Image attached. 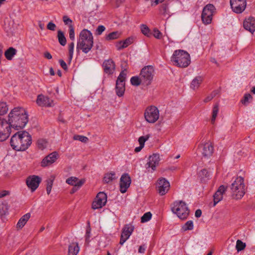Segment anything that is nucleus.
Returning <instances> with one entry per match:
<instances>
[{
	"label": "nucleus",
	"instance_id": "4",
	"mask_svg": "<svg viewBox=\"0 0 255 255\" xmlns=\"http://www.w3.org/2000/svg\"><path fill=\"white\" fill-rule=\"evenodd\" d=\"M171 61L173 65L181 68H185L190 64L189 54L183 50L174 51L171 57Z\"/></svg>",
	"mask_w": 255,
	"mask_h": 255
},
{
	"label": "nucleus",
	"instance_id": "48",
	"mask_svg": "<svg viewBox=\"0 0 255 255\" xmlns=\"http://www.w3.org/2000/svg\"><path fill=\"white\" fill-rule=\"evenodd\" d=\"M53 185V180L51 179H48L47 180L46 192L47 194H49L51 192Z\"/></svg>",
	"mask_w": 255,
	"mask_h": 255
},
{
	"label": "nucleus",
	"instance_id": "57",
	"mask_svg": "<svg viewBox=\"0 0 255 255\" xmlns=\"http://www.w3.org/2000/svg\"><path fill=\"white\" fill-rule=\"evenodd\" d=\"M124 45L125 44H124L123 41H120L117 42V43L116 45V46L118 50H120L125 48V46Z\"/></svg>",
	"mask_w": 255,
	"mask_h": 255
},
{
	"label": "nucleus",
	"instance_id": "49",
	"mask_svg": "<svg viewBox=\"0 0 255 255\" xmlns=\"http://www.w3.org/2000/svg\"><path fill=\"white\" fill-rule=\"evenodd\" d=\"M149 135L141 136L138 138L139 144L140 145L144 146L145 142L148 139Z\"/></svg>",
	"mask_w": 255,
	"mask_h": 255
},
{
	"label": "nucleus",
	"instance_id": "60",
	"mask_svg": "<svg viewBox=\"0 0 255 255\" xmlns=\"http://www.w3.org/2000/svg\"><path fill=\"white\" fill-rule=\"evenodd\" d=\"M9 193V191L6 190H3L0 192V198L2 197H4L5 196L8 195Z\"/></svg>",
	"mask_w": 255,
	"mask_h": 255
},
{
	"label": "nucleus",
	"instance_id": "19",
	"mask_svg": "<svg viewBox=\"0 0 255 255\" xmlns=\"http://www.w3.org/2000/svg\"><path fill=\"white\" fill-rule=\"evenodd\" d=\"M36 103L39 106L51 107L53 106V101L50 100L47 96L43 95L38 96Z\"/></svg>",
	"mask_w": 255,
	"mask_h": 255
},
{
	"label": "nucleus",
	"instance_id": "37",
	"mask_svg": "<svg viewBox=\"0 0 255 255\" xmlns=\"http://www.w3.org/2000/svg\"><path fill=\"white\" fill-rule=\"evenodd\" d=\"M8 212V207L6 204L0 203V216H2L6 214Z\"/></svg>",
	"mask_w": 255,
	"mask_h": 255
},
{
	"label": "nucleus",
	"instance_id": "40",
	"mask_svg": "<svg viewBox=\"0 0 255 255\" xmlns=\"http://www.w3.org/2000/svg\"><path fill=\"white\" fill-rule=\"evenodd\" d=\"M246 247V244L241 240H238L237 241L236 249L238 252L244 250Z\"/></svg>",
	"mask_w": 255,
	"mask_h": 255
},
{
	"label": "nucleus",
	"instance_id": "38",
	"mask_svg": "<svg viewBox=\"0 0 255 255\" xmlns=\"http://www.w3.org/2000/svg\"><path fill=\"white\" fill-rule=\"evenodd\" d=\"M193 222L192 221H187L182 227V230L184 231L192 230L193 229Z\"/></svg>",
	"mask_w": 255,
	"mask_h": 255
},
{
	"label": "nucleus",
	"instance_id": "58",
	"mask_svg": "<svg viewBox=\"0 0 255 255\" xmlns=\"http://www.w3.org/2000/svg\"><path fill=\"white\" fill-rule=\"evenodd\" d=\"M56 27V25L52 22H49L47 25V29L52 31H54L55 30Z\"/></svg>",
	"mask_w": 255,
	"mask_h": 255
},
{
	"label": "nucleus",
	"instance_id": "16",
	"mask_svg": "<svg viewBox=\"0 0 255 255\" xmlns=\"http://www.w3.org/2000/svg\"><path fill=\"white\" fill-rule=\"evenodd\" d=\"M131 182L130 177L128 173H124L122 175L120 181V190L121 193H125L127 192Z\"/></svg>",
	"mask_w": 255,
	"mask_h": 255
},
{
	"label": "nucleus",
	"instance_id": "13",
	"mask_svg": "<svg viewBox=\"0 0 255 255\" xmlns=\"http://www.w3.org/2000/svg\"><path fill=\"white\" fill-rule=\"evenodd\" d=\"M107 200V196L106 194L103 192H99L93 202L92 208L95 210L102 208L106 205Z\"/></svg>",
	"mask_w": 255,
	"mask_h": 255
},
{
	"label": "nucleus",
	"instance_id": "12",
	"mask_svg": "<svg viewBox=\"0 0 255 255\" xmlns=\"http://www.w3.org/2000/svg\"><path fill=\"white\" fill-rule=\"evenodd\" d=\"M170 183L165 178H160L157 180L156 188L158 193L163 196L166 194L170 188Z\"/></svg>",
	"mask_w": 255,
	"mask_h": 255
},
{
	"label": "nucleus",
	"instance_id": "21",
	"mask_svg": "<svg viewBox=\"0 0 255 255\" xmlns=\"http://www.w3.org/2000/svg\"><path fill=\"white\" fill-rule=\"evenodd\" d=\"M103 66L104 72L108 74H112L115 70V64L112 59L105 60Z\"/></svg>",
	"mask_w": 255,
	"mask_h": 255
},
{
	"label": "nucleus",
	"instance_id": "33",
	"mask_svg": "<svg viewBox=\"0 0 255 255\" xmlns=\"http://www.w3.org/2000/svg\"><path fill=\"white\" fill-rule=\"evenodd\" d=\"M57 37L59 43L62 46H65L66 44V39L64 33L61 30H59L58 31Z\"/></svg>",
	"mask_w": 255,
	"mask_h": 255
},
{
	"label": "nucleus",
	"instance_id": "44",
	"mask_svg": "<svg viewBox=\"0 0 255 255\" xmlns=\"http://www.w3.org/2000/svg\"><path fill=\"white\" fill-rule=\"evenodd\" d=\"M74 43L73 42H71L69 44V60L70 63L71 60L73 58V52H74Z\"/></svg>",
	"mask_w": 255,
	"mask_h": 255
},
{
	"label": "nucleus",
	"instance_id": "64",
	"mask_svg": "<svg viewBox=\"0 0 255 255\" xmlns=\"http://www.w3.org/2000/svg\"><path fill=\"white\" fill-rule=\"evenodd\" d=\"M164 0H155L153 2V3L151 4V5L152 6H155V5H157L160 2H162L164 1Z\"/></svg>",
	"mask_w": 255,
	"mask_h": 255
},
{
	"label": "nucleus",
	"instance_id": "45",
	"mask_svg": "<svg viewBox=\"0 0 255 255\" xmlns=\"http://www.w3.org/2000/svg\"><path fill=\"white\" fill-rule=\"evenodd\" d=\"M74 43L73 42H71L69 44V60L70 63L71 60L73 58V52H74Z\"/></svg>",
	"mask_w": 255,
	"mask_h": 255
},
{
	"label": "nucleus",
	"instance_id": "46",
	"mask_svg": "<svg viewBox=\"0 0 255 255\" xmlns=\"http://www.w3.org/2000/svg\"><path fill=\"white\" fill-rule=\"evenodd\" d=\"M141 32L145 36L149 37L150 36V30L149 28L145 24L141 25Z\"/></svg>",
	"mask_w": 255,
	"mask_h": 255
},
{
	"label": "nucleus",
	"instance_id": "32",
	"mask_svg": "<svg viewBox=\"0 0 255 255\" xmlns=\"http://www.w3.org/2000/svg\"><path fill=\"white\" fill-rule=\"evenodd\" d=\"M116 174L115 172H111L110 173H108L105 174L103 181L105 183H108L112 181L113 180L116 179Z\"/></svg>",
	"mask_w": 255,
	"mask_h": 255
},
{
	"label": "nucleus",
	"instance_id": "15",
	"mask_svg": "<svg viewBox=\"0 0 255 255\" xmlns=\"http://www.w3.org/2000/svg\"><path fill=\"white\" fill-rule=\"evenodd\" d=\"M41 182V178L38 176L34 175L29 176L26 180V185L31 192L36 190Z\"/></svg>",
	"mask_w": 255,
	"mask_h": 255
},
{
	"label": "nucleus",
	"instance_id": "42",
	"mask_svg": "<svg viewBox=\"0 0 255 255\" xmlns=\"http://www.w3.org/2000/svg\"><path fill=\"white\" fill-rule=\"evenodd\" d=\"M37 147L39 149L43 150L47 145V141L44 139H39L37 141Z\"/></svg>",
	"mask_w": 255,
	"mask_h": 255
},
{
	"label": "nucleus",
	"instance_id": "34",
	"mask_svg": "<svg viewBox=\"0 0 255 255\" xmlns=\"http://www.w3.org/2000/svg\"><path fill=\"white\" fill-rule=\"evenodd\" d=\"M141 77L140 75L139 76H133L130 79V83L131 85L135 86H139L140 84L142 85V80H141Z\"/></svg>",
	"mask_w": 255,
	"mask_h": 255
},
{
	"label": "nucleus",
	"instance_id": "25",
	"mask_svg": "<svg viewBox=\"0 0 255 255\" xmlns=\"http://www.w3.org/2000/svg\"><path fill=\"white\" fill-rule=\"evenodd\" d=\"M84 180H79L78 178L76 177H70L66 179V182L71 185L75 186V188L77 187L80 188L84 183Z\"/></svg>",
	"mask_w": 255,
	"mask_h": 255
},
{
	"label": "nucleus",
	"instance_id": "31",
	"mask_svg": "<svg viewBox=\"0 0 255 255\" xmlns=\"http://www.w3.org/2000/svg\"><path fill=\"white\" fill-rule=\"evenodd\" d=\"M159 10L160 13L164 16L166 15H169L170 12L169 10L168 4L167 3V2L163 3L160 6Z\"/></svg>",
	"mask_w": 255,
	"mask_h": 255
},
{
	"label": "nucleus",
	"instance_id": "20",
	"mask_svg": "<svg viewBox=\"0 0 255 255\" xmlns=\"http://www.w3.org/2000/svg\"><path fill=\"white\" fill-rule=\"evenodd\" d=\"M203 156L204 157H210L212 155L214 147L211 142H207L202 144L200 146Z\"/></svg>",
	"mask_w": 255,
	"mask_h": 255
},
{
	"label": "nucleus",
	"instance_id": "18",
	"mask_svg": "<svg viewBox=\"0 0 255 255\" xmlns=\"http://www.w3.org/2000/svg\"><path fill=\"white\" fill-rule=\"evenodd\" d=\"M134 230V227L130 225H126L123 229L121 236L120 244L123 245L129 238Z\"/></svg>",
	"mask_w": 255,
	"mask_h": 255
},
{
	"label": "nucleus",
	"instance_id": "26",
	"mask_svg": "<svg viewBox=\"0 0 255 255\" xmlns=\"http://www.w3.org/2000/svg\"><path fill=\"white\" fill-rule=\"evenodd\" d=\"M211 173L206 169H202L198 173V177L202 182H206L210 179Z\"/></svg>",
	"mask_w": 255,
	"mask_h": 255
},
{
	"label": "nucleus",
	"instance_id": "53",
	"mask_svg": "<svg viewBox=\"0 0 255 255\" xmlns=\"http://www.w3.org/2000/svg\"><path fill=\"white\" fill-rule=\"evenodd\" d=\"M90 233H91V228H90V226H89L87 228L86 233V235H85V241H86V242L87 243H88L90 241L89 239L91 237Z\"/></svg>",
	"mask_w": 255,
	"mask_h": 255
},
{
	"label": "nucleus",
	"instance_id": "7",
	"mask_svg": "<svg viewBox=\"0 0 255 255\" xmlns=\"http://www.w3.org/2000/svg\"><path fill=\"white\" fill-rule=\"evenodd\" d=\"M155 71L152 66L148 65L144 66L140 71V76L142 82V85L148 86L153 81L154 77Z\"/></svg>",
	"mask_w": 255,
	"mask_h": 255
},
{
	"label": "nucleus",
	"instance_id": "39",
	"mask_svg": "<svg viewBox=\"0 0 255 255\" xmlns=\"http://www.w3.org/2000/svg\"><path fill=\"white\" fill-rule=\"evenodd\" d=\"M8 107L6 103L0 102V115H3L7 113Z\"/></svg>",
	"mask_w": 255,
	"mask_h": 255
},
{
	"label": "nucleus",
	"instance_id": "2",
	"mask_svg": "<svg viewBox=\"0 0 255 255\" xmlns=\"http://www.w3.org/2000/svg\"><path fill=\"white\" fill-rule=\"evenodd\" d=\"M32 143L30 134L26 131H18L11 137L10 145L16 151H24Z\"/></svg>",
	"mask_w": 255,
	"mask_h": 255
},
{
	"label": "nucleus",
	"instance_id": "3",
	"mask_svg": "<svg viewBox=\"0 0 255 255\" xmlns=\"http://www.w3.org/2000/svg\"><path fill=\"white\" fill-rule=\"evenodd\" d=\"M93 42V36L91 31L86 29H83L80 33L76 49H80L84 53H87L92 49Z\"/></svg>",
	"mask_w": 255,
	"mask_h": 255
},
{
	"label": "nucleus",
	"instance_id": "56",
	"mask_svg": "<svg viewBox=\"0 0 255 255\" xmlns=\"http://www.w3.org/2000/svg\"><path fill=\"white\" fill-rule=\"evenodd\" d=\"M105 30V27L103 25H99L96 29V34L101 35Z\"/></svg>",
	"mask_w": 255,
	"mask_h": 255
},
{
	"label": "nucleus",
	"instance_id": "36",
	"mask_svg": "<svg viewBox=\"0 0 255 255\" xmlns=\"http://www.w3.org/2000/svg\"><path fill=\"white\" fill-rule=\"evenodd\" d=\"M218 112L219 106L218 104H216V105H214L212 111V117L211 119V123L212 124H213L215 121Z\"/></svg>",
	"mask_w": 255,
	"mask_h": 255
},
{
	"label": "nucleus",
	"instance_id": "24",
	"mask_svg": "<svg viewBox=\"0 0 255 255\" xmlns=\"http://www.w3.org/2000/svg\"><path fill=\"white\" fill-rule=\"evenodd\" d=\"M226 190V187L224 185H221L219 187L218 190L216 192L213 196V206H215L222 199L223 194L225 192Z\"/></svg>",
	"mask_w": 255,
	"mask_h": 255
},
{
	"label": "nucleus",
	"instance_id": "47",
	"mask_svg": "<svg viewBox=\"0 0 255 255\" xmlns=\"http://www.w3.org/2000/svg\"><path fill=\"white\" fill-rule=\"evenodd\" d=\"M218 94V91H214L212 92L210 95L207 96L204 100L205 103H207L212 100L217 94Z\"/></svg>",
	"mask_w": 255,
	"mask_h": 255
},
{
	"label": "nucleus",
	"instance_id": "41",
	"mask_svg": "<svg viewBox=\"0 0 255 255\" xmlns=\"http://www.w3.org/2000/svg\"><path fill=\"white\" fill-rule=\"evenodd\" d=\"M73 139L75 140H79L83 143H87L89 139L87 137L81 135H75L73 136Z\"/></svg>",
	"mask_w": 255,
	"mask_h": 255
},
{
	"label": "nucleus",
	"instance_id": "54",
	"mask_svg": "<svg viewBox=\"0 0 255 255\" xmlns=\"http://www.w3.org/2000/svg\"><path fill=\"white\" fill-rule=\"evenodd\" d=\"M123 42L124 44H125L124 46H125V48H126L133 42V38L132 37H128L123 41Z\"/></svg>",
	"mask_w": 255,
	"mask_h": 255
},
{
	"label": "nucleus",
	"instance_id": "61",
	"mask_svg": "<svg viewBox=\"0 0 255 255\" xmlns=\"http://www.w3.org/2000/svg\"><path fill=\"white\" fill-rule=\"evenodd\" d=\"M146 247L145 245H142L139 246L138 248V253H144L145 251Z\"/></svg>",
	"mask_w": 255,
	"mask_h": 255
},
{
	"label": "nucleus",
	"instance_id": "17",
	"mask_svg": "<svg viewBox=\"0 0 255 255\" xmlns=\"http://www.w3.org/2000/svg\"><path fill=\"white\" fill-rule=\"evenodd\" d=\"M160 160V158L159 154L153 153L152 155H150L148 158L147 163L146 164V169L151 168V172L155 171L156 166L159 164Z\"/></svg>",
	"mask_w": 255,
	"mask_h": 255
},
{
	"label": "nucleus",
	"instance_id": "29",
	"mask_svg": "<svg viewBox=\"0 0 255 255\" xmlns=\"http://www.w3.org/2000/svg\"><path fill=\"white\" fill-rule=\"evenodd\" d=\"M203 81V78L201 76L196 77L191 82L190 87L193 90L197 89Z\"/></svg>",
	"mask_w": 255,
	"mask_h": 255
},
{
	"label": "nucleus",
	"instance_id": "51",
	"mask_svg": "<svg viewBox=\"0 0 255 255\" xmlns=\"http://www.w3.org/2000/svg\"><path fill=\"white\" fill-rule=\"evenodd\" d=\"M69 38L73 41L75 39V31L73 25H70L69 27Z\"/></svg>",
	"mask_w": 255,
	"mask_h": 255
},
{
	"label": "nucleus",
	"instance_id": "50",
	"mask_svg": "<svg viewBox=\"0 0 255 255\" xmlns=\"http://www.w3.org/2000/svg\"><path fill=\"white\" fill-rule=\"evenodd\" d=\"M63 20L65 25H68L69 27L72 25V20L68 16L64 15L63 17Z\"/></svg>",
	"mask_w": 255,
	"mask_h": 255
},
{
	"label": "nucleus",
	"instance_id": "22",
	"mask_svg": "<svg viewBox=\"0 0 255 255\" xmlns=\"http://www.w3.org/2000/svg\"><path fill=\"white\" fill-rule=\"evenodd\" d=\"M57 156L58 153L56 151L49 154L42 160L41 166L45 167L54 163L57 159Z\"/></svg>",
	"mask_w": 255,
	"mask_h": 255
},
{
	"label": "nucleus",
	"instance_id": "59",
	"mask_svg": "<svg viewBox=\"0 0 255 255\" xmlns=\"http://www.w3.org/2000/svg\"><path fill=\"white\" fill-rule=\"evenodd\" d=\"M59 63L60 65V66H61V67L65 71H67V69H68V67H67V65L66 64V63H65V62L62 60V59H60L59 60Z\"/></svg>",
	"mask_w": 255,
	"mask_h": 255
},
{
	"label": "nucleus",
	"instance_id": "5",
	"mask_svg": "<svg viewBox=\"0 0 255 255\" xmlns=\"http://www.w3.org/2000/svg\"><path fill=\"white\" fill-rule=\"evenodd\" d=\"M231 195L235 199H241L246 193V186L244 179L240 176L236 178L230 186Z\"/></svg>",
	"mask_w": 255,
	"mask_h": 255
},
{
	"label": "nucleus",
	"instance_id": "52",
	"mask_svg": "<svg viewBox=\"0 0 255 255\" xmlns=\"http://www.w3.org/2000/svg\"><path fill=\"white\" fill-rule=\"evenodd\" d=\"M153 36L155 38L160 39L162 38V33L158 29L154 28L153 30Z\"/></svg>",
	"mask_w": 255,
	"mask_h": 255
},
{
	"label": "nucleus",
	"instance_id": "55",
	"mask_svg": "<svg viewBox=\"0 0 255 255\" xmlns=\"http://www.w3.org/2000/svg\"><path fill=\"white\" fill-rule=\"evenodd\" d=\"M252 97L250 94H246L244 96V99L242 100V103L244 104H246L248 102L250 99H252Z\"/></svg>",
	"mask_w": 255,
	"mask_h": 255
},
{
	"label": "nucleus",
	"instance_id": "9",
	"mask_svg": "<svg viewBox=\"0 0 255 255\" xmlns=\"http://www.w3.org/2000/svg\"><path fill=\"white\" fill-rule=\"evenodd\" d=\"M159 111L157 107L151 106L147 107L144 112L145 120L149 123H154L159 119Z\"/></svg>",
	"mask_w": 255,
	"mask_h": 255
},
{
	"label": "nucleus",
	"instance_id": "8",
	"mask_svg": "<svg viewBox=\"0 0 255 255\" xmlns=\"http://www.w3.org/2000/svg\"><path fill=\"white\" fill-rule=\"evenodd\" d=\"M127 73L126 70H122L116 81V93L118 96L122 97L125 91V81L126 78Z\"/></svg>",
	"mask_w": 255,
	"mask_h": 255
},
{
	"label": "nucleus",
	"instance_id": "43",
	"mask_svg": "<svg viewBox=\"0 0 255 255\" xmlns=\"http://www.w3.org/2000/svg\"><path fill=\"white\" fill-rule=\"evenodd\" d=\"M152 217V214L150 212H146L143 214L141 218V222L145 223L148 221Z\"/></svg>",
	"mask_w": 255,
	"mask_h": 255
},
{
	"label": "nucleus",
	"instance_id": "1",
	"mask_svg": "<svg viewBox=\"0 0 255 255\" xmlns=\"http://www.w3.org/2000/svg\"><path fill=\"white\" fill-rule=\"evenodd\" d=\"M7 121L10 129L19 130L24 128L27 123L28 114L22 108H14L9 113Z\"/></svg>",
	"mask_w": 255,
	"mask_h": 255
},
{
	"label": "nucleus",
	"instance_id": "28",
	"mask_svg": "<svg viewBox=\"0 0 255 255\" xmlns=\"http://www.w3.org/2000/svg\"><path fill=\"white\" fill-rule=\"evenodd\" d=\"M79 252V247L76 243H72L69 246L68 255H77Z\"/></svg>",
	"mask_w": 255,
	"mask_h": 255
},
{
	"label": "nucleus",
	"instance_id": "35",
	"mask_svg": "<svg viewBox=\"0 0 255 255\" xmlns=\"http://www.w3.org/2000/svg\"><path fill=\"white\" fill-rule=\"evenodd\" d=\"M120 36V33L118 31H114L107 35L106 39L107 40H114L118 38Z\"/></svg>",
	"mask_w": 255,
	"mask_h": 255
},
{
	"label": "nucleus",
	"instance_id": "30",
	"mask_svg": "<svg viewBox=\"0 0 255 255\" xmlns=\"http://www.w3.org/2000/svg\"><path fill=\"white\" fill-rule=\"evenodd\" d=\"M17 50L13 47L8 48L4 52V56L8 60H11L14 55L16 54Z\"/></svg>",
	"mask_w": 255,
	"mask_h": 255
},
{
	"label": "nucleus",
	"instance_id": "6",
	"mask_svg": "<svg viewBox=\"0 0 255 255\" xmlns=\"http://www.w3.org/2000/svg\"><path fill=\"white\" fill-rule=\"evenodd\" d=\"M171 210L182 220L186 219L189 214V210L186 204L182 201H175L172 204Z\"/></svg>",
	"mask_w": 255,
	"mask_h": 255
},
{
	"label": "nucleus",
	"instance_id": "11",
	"mask_svg": "<svg viewBox=\"0 0 255 255\" xmlns=\"http://www.w3.org/2000/svg\"><path fill=\"white\" fill-rule=\"evenodd\" d=\"M11 129L6 120L0 118V141L6 140L10 135Z\"/></svg>",
	"mask_w": 255,
	"mask_h": 255
},
{
	"label": "nucleus",
	"instance_id": "62",
	"mask_svg": "<svg viewBox=\"0 0 255 255\" xmlns=\"http://www.w3.org/2000/svg\"><path fill=\"white\" fill-rule=\"evenodd\" d=\"M44 56L45 58L51 59L52 58L51 54L49 52H45L44 53Z\"/></svg>",
	"mask_w": 255,
	"mask_h": 255
},
{
	"label": "nucleus",
	"instance_id": "10",
	"mask_svg": "<svg viewBox=\"0 0 255 255\" xmlns=\"http://www.w3.org/2000/svg\"><path fill=\"white\" fill-rule=\"evenodd\" d=\"M215 9V6L212 4H208L204 7L201 15L202 20L204 23L208 24L211 22Z\"/></svg>",
	"mask_w": 255,
	"mask_h": 255
},
{
	"label": "nucleus",
	"instance_id": "63",
	"mask_svg": "<svg viewBox=\"0 0 255 255\" xmlns=\"http://www.w3.org/2000/svg\"><path fill=\"white\" fill-rule=\"evenodd\" d=\"M202 214V211L200 209H198L195 211V216L197 218L201 217Z\"/></svg>",
	"mask_w": 255,
	"mask_h": 255
},
{
	"label": "nucleus",
	"instance_id": "14",
	"mask_svg": "<svg viewBox=\"0 0 255 255\" xmlns=\"http://www.w3.org/2000/svg\"><path fill=\"white\" fill-rule=\"evenodd\" d=\"M230 4L234 12L241 13L245 10L247 2L246 0H230Z\"/></svg>",
	"mask_w": 255,
	"mask_h": 255
},
{
	"label": "nucleus",
	"instance_id": "23",
	"mask_svg": "<svg viewBox=\"0 0 255 255\" xmlns=\"http://www.w3.org/2000/svg\"><path fill=\"white\" fill-rule=\"evenodd\" d=\"M244 28L253 33L255 31V18L253 17H250L245 19L244 22Z\"/></svg>",
	"mask_w": 255,
	"mask_h": 255
},
{
	"label": "nucleus",
	"instance_id": "27",
	"mask_svg": "<svg viewBox=\"0 0 255 255\" xmlns=\"http://www.w3.org/2000/svg\"><path fill=\"white\" fill-rule=\"evenodd\" d=\"M30 216L31 214L29 213H26L22 216L18 221L16 224V227L20 229L23 228L30 218Z\"/></svg>",
	"mask_w": 255,
	"mask_h": 255
}]
</instances>
